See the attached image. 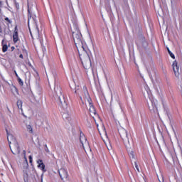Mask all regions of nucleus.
<instances>
[{
  "instance_id": "27",
  "label": "nucleus",
  "mask_w": 182,
  "mask_h": 182,
  "mask_svg": "<svg viewBox=\"0 0 182 182\" xmlns=\"http://www.w3.org/2000/svg\"><path fill=\"white\" fill-rule=\"evenodd\" d=\"M15 50V47L14 46H12L11 48V52H14Z\"/></svg>"
},
{
  "instance_id": "3",
  "label": "nucleus",
  "mask_w": 182,
  "mask_h": 182,
  "mask_svg": "<svg viewBox=\"0 0 182 182\" xmlns=\"http://www.w3.org/2000/svg\"><path fill=\"white\" fill-rule=\"evenodd\" d=\"M80 60L81 63L82 64V66L85 68V69H87L89 66L92 65V61L90 60V57L87 53H85V55H80Z\"/></svg>"
},
{
  "instance_id": "12",
  "label": "nucleus",
  "mask_w": 182,
  "mask_h": 182,
  "mask_svg": "<svg viewBox=\"0 0 182 182\" xmlns=\"http://www.w3.org/2000/svg\"><path fill=\"white\" fill-rule=\"evenodd\" d=\"M80 141L82 147H84L85 144L86 145L88 144L87 139H86V136H85V134H80Z\"/></svg>"
},
{
  "instance_id": "30",
  "label": "nucleus",
  "mask_w": 182,
  "mask_h": 182,
  "mask_svg": "<svg viewBox=\"0 0 182 182\" xmlns=\"http://www.w3.org/2000/svg\"><path fill=\"white\" fill-rule=\"evenodd\" d=\"M83 89H84V90H86V92H87V88L86 87V86H84Z\"/></svg>"
},
{
  "instance_id": "24",
  "label": "nucleus",
  "mask_w": 182,
  "mask_h": 182,
  "mask_svg": "<svg viewBox=\"0 0 182 182\" xmlns=\"http://www.w3.org/2000/svg\"><path fill=\"white\" fill-rule=\"evenodd\" d=\"M28 159H29L30 163L32 164V161H33L32 156H29Z\"/></svg>"
},
{
  "instance_id": "22",
  "label": "nucleus",
  "mask_w": 182,
  "mask_h": 182,
  "mask_svg": "<svg viewBox=\"0 0 182 182\" xmlns=\"http://www.w3.org/2000/svg\"><path fill=\"white\" fill-rule=\"evenodd\" d=\"M134 166L138 173H140V169L139 168V165L137 164V162H134Z\"/></svg>"
},
{
  "instance_id": "11",
  "label": "nucleus",
  "mask_w": 182,
  "mask_h": 182,
  "mask_svg": "<svg viewBox=\"0 0 182 182\" xmlns=\"http://www.w3.org/2000/svg\"><path fill=\"white\" fill-rule=\"evenodd\" d=\"M9 46V43H8V41H6V39H3L1 41V50L3 53H5V52H8V48Z\"/></svg>"
},
{
  "instance_id": "18",
  "label": "nucleus",
  "mask_w": 182,
  "mask_h": 182,
  "mask_svg": "<svg viewBox=\"0 0 182 182\" xmlns=\"http://www.w3.org/2000/svg\"><path fill=\"white\" fill-rule=\"evenodd\" d=\"M167 50L171 56V58H172V59H176V56L174 55L173 53H172L171 51H170V48H167Z\"/></svg>"
},
{
  "instance_id": "21",
  "label": "nucleus",
  "mask_w": 182,
  "mask_h": 182,
  "mask_svg": "<svg viewBox=\"0 0 182 182\" xmlns=\"http://www.w3.org/2000/svg\"><path fill=\"white\" fill-rule=\"evenodd\" d=\"M129 156L132 159H134V152L133 151H132L131 152H129Z\"/></svg>"
},
{
  "instance_id": "20",
  "label": "nucleus",
  "mask_w": 182,
  "mask_h": 182,
  "mask_svg": "<svg viewBox=\"0 0 182 182\" xmlns=\"http://www.w3.org/2000/svg\"><path fill=\"white\" fill-rule=\"evenodd\" d=\"M28 21H31V18H32V13H31V10L28 9Z\"/></svg>"
},
{
  "instance_id": "5",
  "label": "nucleus",
  "mask_w": 182,
  "mask_h": 182,
  "mask_svg": "<svg viewBox=\"0 0 182 182\" xmlns=\"http://www.w3.org/2000/svg\"><path fill=\"white\" fill-rule=\"evenodd\" d=\"M119 136L121 139H122L124 143H130L129 141V134H127V131L124 128H121L118 130Z\"/></svg>"
},
{
  "instance_id": "17",
  "label": "nucleus",
  "mask_w": 182,
  "mask_h": 182,
  "mask_svg": "<svg viewBox=\"0 0 182 182\" xmlns=\"http://www.w3.org/2000/svg\"><path fill=\"white\" fill-rule=\"evenodd\" d=\"M4 21H6V25H11V23H12V21H11V19H9L8 17H6Z\"/></svg>"
},
{
  "instance_id": "28",
  "label": "nucleus",
  "mask_w": 182,
  "mask_h": 182,
  "mask_svg": "<svg viewBox=\"0 0 182 182\" xmlns=\"http://www.w3.org/2000/svg\"><path fill=\"white\" fill-rule=\"evenodd\" d=\"M0 33H2V26L0 24Z\"/></svg>"
},
{
  "instance_id": "1",
  "label": "nucleus",
  "mask_w": 182,
  "mask_h": 182,
  "mask_svg": "<svg viewBox=\"0 0 182 182\" xmlns=\"http://www.w3.org/2000/svg\"><path fill=\"white\" fill-rule=\"evenodd\" d=\"M96 126L101 139L103 140L104 143L106 144V141H107L108 140L107 132H106V127H105V125L102 122L100 123V124L96 123Z\"/></svg>"
},
{
  "instance_id": "7",
  "label": "nucleus",
  "mask_w": 182,
  "mask_h": 182,
  "mask_svg": "<svg viewBox=\"0 0 182 182\" xmlns=\"http://www.w3.org/2000/svg\"><path fill=\"white\" fill-rule=\"evenodd\" d=\"M58 174L63 181L68 180V177L69 176V174L68 173V170L63 168H61L58 171Z\"/></svg>"
},
{
  "instance_id": "13",
  "label": "nucleus",
  "mask_w": 182,
  "mask_h": 182,
  "mask_svg": "<svg viewBox=\"0 0 182 182\" xmlns=\"http://www.w3.org/2000/svg\"><path fill=\"white\" fill-rule=\"evenodd\" d=\"M38 167L41 168L42 171H46V169H45V164H43V161L41 159H38L37 161Z\"/></svg>"
},
{
  "instance_id": "23",
  "label": "nucleus",
  "mask_w": 182,
  "mask_h": 182,
  "mask_svg": "<svg viewBox=\"0 0 182 182\" xmlns=\"http://www.w3.org/2000/svg\"><path fill=\"white\" fill-rule=\"evenodd\" d=\"M23 154L24 156V159L26 160V151L23 150Z\"/></svg>"
},
{
  "instance_id": "6",
  "label": "nucleus",
  "mask_w": 182,
  "mask_h": 182,
  "mask_svg": "<svg viewBox=\"0 0 182 182\" xmlns=\"http://www.w3.org/2000/svg\"><path fill=\"white\" fill-rule=\"evenodd\" d=\"M172 68L176 77H179L180 73H181V69H180V65H178V63H177V60L173 61L172 64Z\"/></svg>"
},
{
  "instance_id": "31",
  "label": "nucleus",
  "mask_w": 182,
  "mask_h": 182,
  "mask_svg": "<svg viewBox=\"0 0 182 182\" xmlns=\"http://www.w3.org/2000/svg\"><path fill=\"white\" fill-rule=\"evenodd\" d=\"M162 182H164V179H163V181Z\"/></svg>"
},
{
  "instance_id": "14",
  "label": "nucleus",
  "mask_w": 182,
  "mask_h": 182,
  "mask_svg": "<svg viewBox=\"0 0 182 182\" xmlns=\"http://www.w3.org/2000/svg\"><path fill=\"white\" fill-rule=\"evenodd\" d=\"M90 114H96V109H95V106H93V104L90 102Z\"/></svg>"
},
{
  "instance_id": "10",
  "label": "nucleus",
  "mask_w": 182,
  "mask_h": 182,
  "mask_svg": "<svg viewBox=\"0 0 182 182\" xmlns=\"http://www.w3.org/2000/svg\"><path fill=\"white\" fill-rule=\"evenodd\" d=\"M19 41V34L18 33V26H15L14 31L13 33V42L14 43H18Z\"/></svg>"
},
{
  "instance_id": "16",
  "label": "nucleus",
  "mask_w": 182,
  "mask_h": 182,
  "mask_svg": "<svg viewBox=\"0 0 182 182\" xmlns=\"http://www.w3.org/2000/svg\"><path fill=\"white\" fill-rule=\"evenodd\" d=\"M27 130L31 134L33 133V129L32 128V126H31V125H27Z\"/></svg>"
},
{
  "instance_id": "29",
  "label": "nucleus",
  "mask_w": 182,
  "mask_h": 182,
  "mask_svg": "<svg viewBox=\"0 0 182 182\" xmlns=\"http://www.w3.org/2000/svg\"><path fill=\"white\" fill-rule=\"evenodd\" d=\"M19 58H21V59H23V55L20 54V55H19Z\"/></svg>"
},
{
  "instance_id": "15",
  "label": "nucleus",
  "mask_w": 182,
  "mask_h": 182,
  "mask_svg": "<svg viewBox=\"0 0 182 182\" xmlns=\"http://www.w3.org/2000/svg\"><path fill=\"white\" fill-rule=\"evenodd\" d=\"M17 107L20 110H22V101L21 100H18L17 101Z\"/></svg>"
},
{
  "instance_id": "26",
  "label": "nucleus",
  "mask_w": 182,
  "mask_h": 182,
  "mask_svg": "<svg viewBox=\"0 0 182 182\" xmlns=\"http://www.w3.org/2000/svg\"><path fill=\"white\" fill-rule=\"evenodd\" d=\"M16 9H19V4L16 3Z\"/></svg>"
},
{
  "instance_id": "4",
  "label": "nucleus",
  "mask_w": 182,
  "mask_h": 182,
  "mask_svg": "<svg viewBox=\"0 0 182 182\" xmlns=\"http://www.w3.org/2000/svg\"><path fill=\"white\" fill-rule=\"evenodd\" d=\"M58 90L59 93L57 92V96H58L60 106H62L63 109H66V107H68V102H66L65 95L62 94V88H59Z\"/></svg>"
},
{
  "instance_id": "25",
  "label": "nucleus",
  "mask_w": 182,
  "mask_h": 182,
  "mask_svg": "<svg viewBox=\"0 0 182 182\" xmlns=\"http://www.w3.org/2000/svg\"><path fill=\"white\" fill-rule=\"evenodd\" d=\"M14 74L16 75V77H19V75H18V73H16V70H14Z\"/></svg>"
},
{
  "instance_id": "8",
  "label": "nucleus",
  "mask_w": 182,
  "mask_h": 182,
  "mask_svg": "<svg viewBox=\"0 0 182 182\" xmlns=\"http://www.w3.org/2000/svg\"><path fill=\"white\" fill-rule=\"evenodd\" d=\"M9 148L13 154H19V153H21V148L19 147V144H18L17 142L13 144V146H11V145H9Z\"/></svg>"
},
{
  "instance_id": "19",
  "label": "nucleus",
  "mask_w": 182,
  "mask_h": 182,
  "mask_svg": "<svg viewBox=\"0 0 182 182\" xmlns=\"http://www.w3.org/2000/svg\"><path fill=\"white\" fill-rule=\"evenodd\" d=\"M17 80L20 86H23V81H22V79H21V77H18Z\"/></svg>"
},
{
  "instance_id": "2",
  "label": "nucleus",
  "mask_w": 182,
  "mask_h": 182,
  "mask_svg": "<svg viewBox=\"0 0 182 182\" xmlns=\"http://www.w3.org/2000/svg\"><path fill=\"white\" fill-rule=\"evenodd\" d=\"M73 38L76 48H82V49L85 50V48H83V43H82V34L80 33V32H73Z\"/></svg>"
},
{
  "instance_id": "9",
  "label": "nucleus",
  "mask_w": 182,
  "mask_h": 182,
  "mask_svg": "<svg viewBox=\"0 0 182 182\" xmlns=\"http://www.w3.org/2000/svg\"><path fill=\"white\" fill-rule=\"evenodd\" d=\"M6 132L7 134V140L9 146H11V144H15L16 143V139L15 136L10 134L9 132H8V129H6Z\"/></svg>"
}]
</instances>
